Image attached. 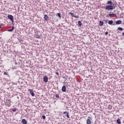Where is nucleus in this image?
Here are the masks:
<instances>
[{
    "label": "nucleus",
    "instance_id": "f257e3e1",
    "mask_svg": "<svg viewBox=\"0 0 124 124\" xmlns=\"http://www.w3.org/2000/svg\"><path fill=\"white\" fill-rule=\"evenodd\" d=\"M117 7V5L115 3H113L112 5H107L105 7V9L106 10H113V9H115Z\"/></svg>",
    "mask_w": 124,
    "mask_h": 124
},
{
    "label": "nucleus",
    "instance_id": "f03ea898",
    "mask_svg": "<svg viewBox=\"0 0 124 124\" xmlns=\"http://www.w3.org/2000/svg\"><path fill=\"white\" fill-rule=\"evenodd\" d=\"M8 19H9V20H10V21H11V22H12V23L14 22V18L13 17V16L11 15H8Z\"/></svg>",
    "mask_w": 124,
    "mask_h": 124
},
{
    "label": "nucleus",
    "instance_id": "7ed1b4c3",
    "mask_svg": "<svg viewBox=\"0 0 124 124\" xmlns=\"http://www.w3.org/2000/svg\"><path fill=\"white\" fill-rule=\"evenodd\" d=\"M93 119H92V117H88L87 121V124H92V120Z\"/></svg>",
    "mask_w": 124,
    "mask_h": 124
},
{
    "label": "nucleus",
    "instance_id": "20e7f679",
    "mask_svg": "<svg viewBox=\"0 0 124 124\" xmlns=\"http://www.w3.org/2000/svg\"><path fill=\"white\" fill-rule=\"evenodd\" d=\"M28 92H29V93H30L31 96H34V95H35V94L33 93V90H32L31 89H29Z\"/></svg>",
    "mask_w": 124,
    "mask_h": 124
},
{
    "label": "nucleus",
    "instance_id": "39448f33",
    "mask_svg": "<svg viewBox=\"0 0 124 124\" xmlns=\"http://www.w3.org/2000/svg\"><path fill=\"white\" fill-rule=\"evenodd\" d=\"M44 18L45 21H50V18H49V16H48V15H45Z\"/></svg>",
    "mask_w": 124,
    "mask_h": 124
},
{
    "label": "nucleus",
    "instance_id": "423d86ee",
    "mask_svg": "<svg viewBox=\"0 0 124 124\" xmlns=\"http://www.w3.org/2000/svg\"><path fill=\"white\" fill-rule=\"evenodd\" d=\"M62 91L63 93H65V92H66V86H65V85H63V86L62 87Z\"/></svg>",
    "mask_w": 124,
    "mask_h": 124
},
{
    "label": "nucleus",
    "instance_id": "0eeeda50",
    "mask_svg": "<svg viewBox=\"0 0 124 124\" xmlns=\"http://www.w3.org/2000/svg\"><path fill=\"white\" fill-rule=\"evenodd\" d=\"M43 81L45 83H47L48 82V77L47 76H45L43 78Z\"/></svg>",
    "mask_w": 124,
    "mask_h": 124
},
{
    "label": "nucleus",
    "instance_id": "6e6552de",
    "mask_svg": "<svg viewBox=\"0 0 124 124\" xmlns=\"http://www.w3.org/2000/svg\"><path fill=\"white\" fill-rule=\"evenodd\" d=\"M6 101H7V103L8 107H10V106H11V101L10 100V99H7Z\"/></svg>",
    "mask_w": 124,
    "mask_h": 124
},
{
    "label": "nucleus",
    "instance_id": "1a4fd4ad",
    "mask_svg": "<svg viewBox=\"0 0 124 124\" xmlns=\"http://www.w3.org/2000/svg\"><path fill=\"white\" fill-rule=\"evenodd\" d=\"M21 123H22V124H28V122L25 119H23L22 120Z\"/></svg>",
    "mask_w": 124,
    "mask_h": 124
},
{
    "label": "nucleus",
    "instance_id": "9d476101",
    "mask_svg": "<svg viewBox=\"0 0 124 124\" xmlns=\"http://www.w3.org/2000/svg\"><path fill=\"white\" fill-rule=\"evenodd\" d=\"M108 5H113V2L111 0L107 2Z\"/></svg>",
    "mask_w": 124,
    "mask_h": 124
},
{
    "label": "nucleus",
    "instance_id": "9b49d317",
    "mask_svg": "<svg viewBox=\"0 0 124 124\" xmlns=\"http://www.w3.org/2000/svg\"><path fill=\"white\" fill-rule=\"evenodd\" d=\"M122 24V20H117L116 21V25H121Z\"/></svg>",
    "mask_w": 124,
    "mask_h": 124
},
{
    "label": "nucleus",
    "instance_id": "f8f14e48",
    "mask_svg": "<svg viewBox=\"0 0 124 124\" xmlns=\"http://www.w3.org/2000/svg\"><path fill=\"white\" fill-rule=\"evenodd\" d=\"M14 29H15L14 26H12V29L8 30L7 31L12 32L13 31H14Z\"/></svg>",
    "mask_w": 124,
    "mask_h": 124
},
{
    "label": "nucleus",
    "instance_id": "ddd939ff",
    "mask_svg": "<svg viewBox=\"0 0 124 124\" xmlns=\"http://www.w3.org/2000/svg\"><path fill=\"white\" fill-rule=\"evenodd\" d=\"M104 24V22L103 21H99V26H100V27H102V26H103Z\"/></svg>",
    "mask_w": 124,
    "mask_h": 124
},
{
    "label": "nucleus",
    "instance_id": "4468645a",
    "mask_svg": "<svg viewBox=\"0 0 124 124\" xmlns=\"http://www.w3.org/2000/svg\"><path fill=\"white\" fill-rule=\"evenodd\" d=\"M117 123L118 124H122V122H121V119L120 118H118L116 120Z\"/></svg>",
    "mask_w": 124,
    "mask_h": 124
},
{
    "label": "nucleus",
    "instance_id": "2eb2a0df",
    "mask_svg": "<svg viewBox=\"0 0 124 124\" xmlns=\"http://www.w3.org/2000/svg\"><path fill=\"white\" fill-rule=\"evenodd\" d=\"M117 30L118 31H124V28H123L122 27H118Z\"/></svg>",
    "mask_w": 124,
    "mask_h": 124
},
{
    "label": "nucleus",
    "instance_id": "dca6fc26",
    "mask_svg": "<svg viewBox=\"0 0 124 124\" xmlns=\"http://www.w3.org/2000/svg\"><path fill=\"white\" fill-rule=\"evenodd\" d=\"M113 23H114V22L113 21V20H109L108 22V24L109 25H113Z\"/></svg>",
    "mask_w": 124,
    "mask_h": 124
},
{
    "label": "nucleus",
    "instance_id": "f3484780",
    "mask_svg": "<svg viewBox=\"0 0 124 124\" xmlns=\"http://www.w3.org/2000/svg\"><path fill=\"white\" fill-rule=\"evenodd\" d=\"M78 27H81L82 26V22L80 21H78Z\"/></svg>",
    "mask_w": 124,
    "mask_h": 124
},
{
    "label": "nucleus",
    "instance_id": "a211bd4d",
    "mask_svg": "<svg viewBox=\"0 0 124 124\" xmlns=\"http://www.w3.org/2000/svg\"><path fill=\"white\" fill-rule=\"evenodd\" d=\"M69 14L71 15V16H72V17L75 16V15H74V14H73V13L69 12Z\"/></svg>",
    "mask_w": 124,
    "mask_h": 124
},
{
    "label": "nucleus",
    "instance_id": "6ab92c4d",
    "mask_svg": "<svg viewBox=\"0 0 124 124\" xmlns=\"http://www.w3.org/2000/svg\"><path fill=\"white\" fill-rule=\"evenodd\" d=\"M116 14H114V13H112V14H108V16H116Z\"/></svg>",
    "mask_w": 124,
    "mask_h": 124
},
{
    "label": "nucleus",
    "instance_id": "aec40b11",
    "mask_svg": "<svg viewBox=\"0 0 124 124\" xmlns=\"http://www.w3.org/2000/svg\"><path fill=\"white\" fill-rule=\"evenodd\" d=\"M55 97L56 98H59L60 97V95L59 94H55Z\"/></svg>",
    "mask_w": 124,
    "mask_h": 124
},
{
    "label": "nucleus",
    "instance_id": "412c9836",
    "mask_svg": "<svg viewBox=\"0 0 124 124\" xmlns=\"http://www.w3.org/2000/svg\"><path fill=\"white\" fill-rule=\"evenodd\" d=\"M57 16H58L59 18H62V16H61V13H58V14H57Z\"/></svg>",
    "mask_w": 124,
    "mask_h": 124
},
{
    "label": "nucleus",
    "instance_id": "4be33fe9",
    "mask_svg": "<svg viewBox=\"0 0 124 124\" xmlns=\"http://www.w3.org/2000/svg\"><path fill=\"white\" fill-rule=\"evenodd\" d=\"M108 109H109L110 110H111V109H112V105H109Z\"/></svg>",
    "mask_w": 124,
    "mask_h": 124
},
{
    "label": "nucleus",
    "instance_id": "5701e85b",
    "mask_svg": "<svg viewBox=\"0 0 124 124\" xmlns=\"http://www.w3.org/2000/svg\"><path fill=\"white\" fill-rule=\"evenodd\" d=\"M66 116L67 119H69V114L68 112H67L66 113Z\"/></svg>",
    "mask_w": 124,
    "mask_h": 124
},
{
    "label": "nucleus",
    "instance_id": "b1692460",
    "mask_svg": "<svg viewBox=\"0 0 124 124\" xmlns=\"http://www.w3.org/2000/svg\"><path fill=\"white\" fill-rule=\"evenodd\" d=\"M42 118L43 120H45V119H46V116H45V115H42Z\"/></svg>",
    "mask_w": 124,
    "mask_h": 124
},
{
    "label": "nucleus",
    "instance_id": "393cba45",
    "mask_svg": "<svg viewBox=\"0 0 124 124\" xmlns=\"http://www.w3.org/2000/svg\"><path fill=\"white\" fill-rule=\"evenodd\" d=\"M36 38H40V36H39V35H37L36 36Z\"/></svg>",
    "mask_w": 124,
    "mask_h": 124
},
{
    "label": "nucleus",
    "instance_id": "a878e982",
    "mask_svg": "<svg viewBox=\"0 0 124 124\" xmlns=\"http://www.w3.org/2000/svg\"><path fill=\"white\" fill-rule=\"evenodd\" d=\"M55 74H56V75H57L58 76H59V75H60V74H59V72H56L55 73Z\"/></svg>",
    "mask_w": 124,
    "mask_h": 124
},
{
    "label": "nucleus",
    "instance_id": "bb28decb",
    "mask_svg": "<svg viewBox=\"0 0 124 124\" xmlns=\"http://www.w3.org/2000/svg\"><path fill=\"white\" fill-rule=\"evenodd\" d=\"M16 111H17L16 108H14V110H13V112H16Z\"/></svg>",
    "mask_w": 124,
    "mask_h": 124
},
{
    "label": "nucleus",
    "instance_id": "cd10ccee",
    "mask_svg": "<svg viewBox=\"0 0 124 124\" xmlns=\"http://www.w3.org/2000/svg\"><path fill=\"white\" fill-rule=\"evenodd\" d=\"M2 26H3V24H0V29H1V27H2Z\"/></svg>",
    "mask_w": 124,
    "mask_h": 124
},
{
    "label": "nucleus",
    "instance_id": "c85d7f7f",
    "mask_svg": "<svg viewBox=\"0 0 124 124\" xmlns=\"http://www.w3.org/2000/svg\"><path fill=\"white\" fill-rule=\"evenodd\" d=\"M63 79H64L65 80H67V78L64 77H63Z\"/></svg>",
    "mask_w": 124,
    "mask_h": 124
},
{
    "label": "nucleus",
    "instance_id": "c756f323",
    "mask_svg": "<svg viewBox=\"0 0 124 124\" xmlns=\"http://www.w3.org/2000/svg\"><path fill=\"white\" fill-rule=\"evenodd\" d=\"M74 18H79V16H75Z\"/></svg>",
    "mask_w": 124,
    "mask_h": 124
},
{
    "label": "nucleus",
    "instance_id": "7c9ffc66",
    "mask_svg": "<svg viewBox=\"0 0 124 124\" xmlns=\"http://www.w3.org/2000/svg\"><path fill=\"white\" fill-rule=\"evenodd\" d=\"M4 74L5 75H8V74H7V73L6 72H4Z\"/></svg>",
    "mask_w": 124,
    "mask_h": 124
},
{
    "label": "nucleus",
    "instance_id": "2f4dec72",
    "mask_svg": "<svg viewBox=\"0 0 124 124\" xmlns=\"http://www.w3.org/2000/svg\"><path fill=\"white\" fill-rule=\"evenodd\" d=\"M105 34H106V35H108V31H106V32H105Z\"/></svg>",
    "mask_w": 124,
    "mask_h": 124
},
{
    "label": "nucleus",
    "instance_id": "473e14b6",
    "mask_svg": "<svg viewBox=\"0 0 124 124\" xmlns=\"http://www.w3.org/2000/svg\"><path fill=\"white\" fill-rule=\"evenodd\" d=\"M67 111H64L63 112V114H67Z\"/></svg>",
    "mask_w": 124,
    "mask_h": 124
},
{
    "label": "nucleus",
    "instance_id": "72a5a7b5",
    "mask_svg": "<svg viewBox=\"0 0 124 124\" xmlns=\"http://www.w3.org/2000/svg\"><path fill=\"white\" fill-rule=\"evenodd\" d=\"M122 35L124 37V32L122 33Z\"/></svg>",
    "mask_w": 124,
    "mask_h": 124
},
{
    "label": "nucleus",
    "instance_id": "f704fd0d",
    "mask_svg": "<svg viewBox=\"0 0 124 124\" xmlns=\"http://www.w3.org/2000/svg\"><path fill=\"white\" fill-rule=\"evenodd\" d=\"M104 21H105V22L106 23H107V22H108V21L106 20H105Z\"/></svg>",
    "mask_w": 124,
    "mask_h": 124
},
{
    "label": "nucleus",
    "instance_id": "c9c22d12",
    "mask_svg": "<svg viewBox=\"0 0 124 124\" xmlns=\"http://www.w3.org/2000/svg\"><path fill=\"white\" fill-rule=\"evenodd\" d=\"M19 9H20V7H18V10H19Z\"/></svg>",
    "mask_w": 124,
    "mask_h": 124
},
{
    "label": "nucleus",
    "instance_id": "e433bc0d",
    "mask_svg": "<svg viewBox=\"0 0 124 124\" xmlns=\"http://www.w3.org/2000/svg\"><path fill=\"white\" fill-rule=\"evenodd\" d=\"M15 64H18V63H17V62H15Z\"/></svg>",
    "mask_w": 124,
    "mask_h": 124
},
{
    "label": "nucleus",
    "instance_id": "4c0bfd02",
    "mask_svg": "<svg viewBox=\"0 0 124 124\" xmlns=\"http://www.w3.org/2000/svg\"><path fill=\"white\" fill-rule=\"evenodd\" d=\"M21 41H22V40H19V42H21Z\"/></svg>",
    "mask_w": 124,
    "mask_h": 124
},
{
    "label": "nucleus",
    "instance_id": "58836bf2",
    "mask_svg": "<svg viewBox=\"0 0 124 124\" xmlns=\"http://www.w3.org/2000/svg\"><path fill=\"white\" fill-rule=\"evenodd\" d=\"M21 41H22V40H19V42H21Z\"/></svg>",
    "mask_w": 124,
    "mask_h": 124
},
{
    "label": "nucleus",
    "instance_id": "ea45409f",
    "mask_svg": "<svg viewBox=\"0 0 124 124\" xmlns=\"http://www.w3.org/2000/svg\"><path fill=\"white\" fill-rule=\"evenodd\" d=\"M21 41H22V40H19V42H21Z\"/></svg>",
    "mask_w": 124,
    "mask_h": 124
},
{
    "label": "nucleus",
    "instance_id": "a19ab883",
    "mask_svg": "<svg viewBox=\"0 0 124 124\" xmlns=\"http://www.w3.org/2000/svg\"><path fill=\"white\" fill-rule=\"evenodd\" d=\"M78 1H80V0H77Z\"/></svg>",
    "mask_w": 124,
    "mask_h": 124
}]
</instances>
